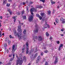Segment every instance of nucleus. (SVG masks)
<instances>
[{"label":"nucleus","instance_id":"obj_1","mask_svg":"<svg viewBox=\"0 0 65 65\" xmlns=\"http://www.w3.org/2000/svg\"><path fill=\"white\" fill-rule=\"evenodd\" d=\"M18 59L16 61V65H18L19 64V65H22V64L23 63L24 60L23 59V58L21 57L20 58H18Z\"/></svg>","mask_w":65,"mask_h":65},{"label":"nucleus","instance_id":"obj_2","mask_svg":"<svg viewBox=\"0 0 65 65\" xmlns=\"http://www.w3.org/2000/svg\"><path fill=\"white\" fill-rule=\"evenodd\" d=\"M32 12H31V13L32 15L30 16L28 18V20L29 21V22H31V21H33L34 18L33 17L34 16V15H33V13Z\"/></svg>","mask_w":65,"mask_h":65},{"label":"nucleus","instance_id":"obj_3","mask_svg":"<svg viewBox=\"0 0 65 65\" xmlns=\"http://www.w3.org/2000/svg\"><path fill=\"white\" fill-rule=\"evenodd\" d=\"M17 31L18 32H19V34L20 36L22 35V29H21V26L20 25L18 26V29Z\"/></svg>","mask_w":65,"mask_h":65},{"label":"nucleus","instance_id":"obj_4","mask_svg":"<svg viewBox=\"0 0 65 65\" xmlns=\"http://www.w3.org/2000/svg\"><path fill=\"white\" fill-rule=\"evenodd\" d=\"M14 35H15V36H17V35L19 39H20L21 38V36H20V35H19V32H18L17 34V31H16V30H15L14 32Z\"/></svg>","mask_w":65,"mask_h":65},{"label":"nucleus","instance_id":"obj_5","mask_svg":"<svg viewBox=\"0 0 65 65\" xmlns=\"http://www.w3.org/2000/svg\"><path fill=\"white\" fill-rule=\"evenodd\" d=\"M14 48H15V45H13L12 47V51L13 52H14L16 50V49H14Z\"/></svg>","mask_w":65,"mask_h":65},{"label":"nucleus","instance_id":"obj_6","mask_svg":"<svg viewBox=\"0 0 65 65\" xmlns=\"http://www.w3.org/2000/svg\"><path fill=\"white\" fill-rule=\"evenodd\" d=\"M58 62V58L57 57H55V60L54 62V63L55 64H56Z\"/></svg>","mask_w":65,"mask_h":65},{"label":"nucleus","instance_id":"obj_7","mask_svg":"<svg viewBox=\"0 0 65 65\" xmlns=\"http://www.w3.org/2000/svg\"><path fill=\"white\" fill-rule=\"evenodd\" d=\"M38 40L39 41H42V37L41 36H39L38 37Z\"/></svg>","mask_w":65,"mask_h":65},{"label":"nucleus","instance_id":"obj_8","mask_svg":"<svg viewBox=\"0 0 65 65\" xmlns=\"http://www.w3.org/2000/svg\"><path fill=\"white\" fill-rule=\"evenodd\" d=\"M40 58H41L40 56H38V57L37 58V59L36 60V63H37L38 62V61H39V59H40Z\"/></svg>","mask_w":65,"mask_h":65},{"label":"nucleus","instance_id":"obj_9","mask_svg":"<svg viewBox=\"0 0 65 65\" xmlns=\"http://www.w3.org/2000/svg\"><path fill=\"white\" fill-rule=\"evenodd\" d=\"M38 31V29L37 28L35 29V30L34 31V32L35 34L36 33H37Z\"/></svg>","mask_w":65,"mask_h":65},{"label":"nucleus","instance_id":"obj_10","mask_svg":"<svg viewBox=\"0 0 65 65\" xmlns=\"http://www.w3.org/2000/svg\"><path fill=\"white\" fill-rule=\"evenodd\" d=\"M47 26L48 28H50V26L48 24H47V22H46L44 24V26Z\"/></svg>","mask_w":65,"mask_h":65},{"label":"nucleus","instance_id":"obj_11","mask_svg":"<svg viewBox=\"0 0 65 65\" xmlns=\"http://www.w3.org/2000/svg\"><path fill=\"white\" fill-rule=\"evenodd\" d=\"M26 50L27 51H26V54H28V51H29V48L28 46L26 47Z\"/></svg>","mask_w":65,"mask_h":65},{"label":"nucleus","instance_id":"obj_12","mask_svg":"<svg viewBox=\"0 0 65 65\" xmlns=\"http://www.w3.org/2000/svg\"><path fill=\"white\" fill-rule=\"evenodd\" d=\"M6 3H7V1L6 0L4 1L3 2V4L4 5V4H6Z\"/></svg>","mask_w":65,"mask_h":65},{"label":"nucleus","instance_id":"obj_13","mask_svg":"<svg viewBox=\"0 0 65 65\" xmlns=\"http://www.w3.org/2000/svg\"><path fill=\"white\" fill-rule=\"evenodd\" d=\"M13 18L14 19V22L15 23V21H16V19H15V17H13Z\"/></svg>","mask_w":65,"mask_h":65},{"label":"nucleus","instance_id":"obj_14","mask_svg":"<svg viewBox=\"0 0 65 65\" xmlns=\"http://www.w3.org/2000/svg\"><path fill=\"white\" fill-rule=\"evenodd\" d=\"M26 29H24V30L23 31V33L24 34H26Z\"/></svg>","mask_w":65,"mask_h":65},{"label":"nucleus","instance_id":"obj_15","mask_svg":"<svg viewBox=\"0 0 65 65\" xmlns=\"http://www.w3.org/2000/svg\"><path fill=\"white\" fill-rule=\"evenodd\" d=\"M49 34H48V32H46V35L47 37H48V36H49Z\"/></svg>","mask_w":65,"mask_h":65},{"label":"nucleus","instance_id":"obj_16","mask_svg":"<svg viewBox=\"0 0 65 65\" xmlns=\"http://www.w3.org/2000/svg\"><path fill=\"white\" fill-rule=\"evenodd\" d=\"M60 21H62V22H63V21H65V19H63V18H60Z\"/></svg>","mask_w":65,"mask_h":65},{"label":"nucleus","instance_id":"obj_17","mask_svg":"<svg viewBox=\"0 0 65 65\" xmlns=\"http://www.w3.org/2000/svg\"><path fill=\"white\" fill-rule=\"evenodd\" d=\"M44 14H45V13H40L42 17H43V16H44Z\"/></svg>","mask_w":65,"mask_h":65},{"label":"nucleus","instance_id":"obj_18","mask_svg":"<svg viewBox=\"0 0 65 65\" xmlns=\"http://www.w3.org/2000/svg\"><path fill=\"white\" fill-rule=\"evenodd\" d=\"M51 3L52 4H53L55 3V2H53L52 0H51Z\"/></svg>","mask_w":65,"mask_h":65},{"label":"nucleus","instance_id":"obj_19","mask_svg":"<svg viewBox=\"0 0 65 65\" xmlns=\"http://www.w3.org/2000/svg\"><path fill=\"white\" fill-rule=\"evenodd\" d=\"M58 21H59V20H58V19L56 18V24L58 23Z\"/></svg>","mask_w":65,"mask_h":65},{"label":"nucleus","instance_id":"obj_20","mask_svg":"<svg viewBox=\"0 0 65 65\" xmlns=\"http://www.w3.org/2000/svg\"><path fill=\"white\" fill-rule=\"evenodd\" d=\"M34 11L35 12H36L37 11V10L35 8H33Z\"/></svg>","mask_w":65,"mask_h":65},{"label":"nucleus","instance_id":"obj_21","mask_svg":"<svg viewBox=\"0 0 65 65\" xmlns=\"http://www.w3.org/2000/svg\"><path fill=\"white\" fill-rule=\"evenodd\" d=\"M36 15L37 17H38V18H39V17L40 16L38 14H36Z\"/></svg>","mask_w":65,"mask_h":65},{"label":"nucleus","instance_id":"obj_22","mask_svg":"<svg viewBox=\"0 0 65 65\" xmlns=\"http://www.w3.org/2000/svg\"><path fill=\"white\" fill-rule=\"evenodd\" d=\"M4 46L5 47H7V44L6 43H5L4 44Z\"/></svg>","mask_w":65,"mask_h":65},{"label":"nucleus","instance_id":"obj_23","mask_svg":"<svg viewBox=\"0 0 65 65\" xmlns=\"http://www.w3.org/2000/svg\"><path fill=\"white\" fill-rule=\"evenodd\" d=\"M23 60H26V57L25 56H24L23 57Z\"/></svg>","mask_w":65,"mask_h":65},{"label":"nucleus","instance_id":"obj_24","mask_svg":"<svg viewBox=\"0 0 65 65\" xmlns=\"http://www.w3.org/2000/svg\"><path fill=\"white\" fill-rule=\"evenodd\" d=\"M10 4H7V6H8V7H9V6H10Z\"/></svg>","mask_w":65,"mask_h":65},{"label":"nucleus","instance_id":"obj_25","mask_svg":"<svg viewBox=\"0 0 65 65\" xmlns=\"http://www.w3.org/2000/svg\"><path fill=\"white\" fill-rule=\"evenodd\" d=\"M23 19H24L25 20H26V16H23Z\"/></svg>","mask_w":65,"mask_h":65},{"label":"nucleus","instance_id":"obj_26","mask_svg":"<svg viewBox=\"0 0 65 65\" xmlns=\"http://www.w3.org/2000/svg\"><path fill=\"white\" fill-rule=\"evenodd\" d=\"M40 1H42V2L44 3L45 2V0H40Z\"/></svg>","mask_w":65,"mask_h":65},{"label":"nucleus","instance_id":"obj_27","mask_svg":"<svg viewBox=\"0 0 65 65\" xmlns=\"http://www.w3.org/2000/svg\"><path fill=\"white\" fill-rule=\"evenodd\" d=\"M30 11L31 12H33L34 11L33 8L32 9H31L30 10Z\"/></svg>","mask_w":65,"mask_h":65},{"label":"nucleus","instance_id":"obj_28","mask_svg":"<svg viewBox=\"0 0 65 65\" xmlns=\"http://www.w3.org/2000/svg\"><path fill=\"white\" fill-rule=\"evenodd\" d=\"M8 12H10L11 11V10L10 9H8Z\"/></svg>","mask_w":65,"mask_h":65},{"label":"nucleus","instance_id":"obj_29","mask_svg":"<svg viewBox=\"0 0 65 65\" xmlns=\"http://www.w3.org/2000/svg\"><path fill=\"white\" fill-rule=\"evenodd\" d=\"M48 62H47L46 61V63L45 64V65H48Z\"/></svg>","mask_w":65,"mask_h":65},{"label":"nucleus","instance_id":"obj_30","mask_svg":"<svg viewBox=\"0 0 65 65\" xmlns=\"http://www.w3.org/2000/svg\"><path fill=\"white\" fill-rule=\"evenodd\" d=\"M47 52H48V51L46 50H45L44 51V52L45 53H47Z\"/></svg>","mask_w":65,"mask_h":65},{"label":"nucleus","instance_id":"obj_31","mask_svg":"<svg viewBox=\"0 0 65 65\" xmlns=\"http://www.w3.org/2000/svg\"><path fill=\"white\" fill-rule=\"evenodd\" d=\"M39 18L40 20H42V17H41V16H40Z\"/></svg>","mask_w":65,"mask_h":65},{"label":"nucleus","instance_id":"obj_32","mask_svg":"<svg viewBox=\"0 0 65 65\" xmlns=\"http://www.w3.org/2000/svg\"><path fill=\"white\" fill-rule=\"evenodd\" d=\"M48 12L49 14H50L51 13V11H48Z\"/></svg>","mask_w":65,"mask_h":65},{"label":"nucleus","instance_id":"obj_33","mask_svg":"<svg viewBox=\"0 0 65 65\" xmlns=\"http://www.w3.org/2000/svg\"><path fill=\"white\" fill-rule=\"evenodd\" d=\"M13 58H11L10 60V61H12L13 60Z\"/></svg>","mask_w":65,"mask_h":65},{"label":"nucleus","instance_id":"obj_34","mask_svg":"<svg viewBox=\"0 0 65 65\" xmlns=\"http://www.w3.org/2000/svg\"><path fill=\"white\" fill-rule=\"evenodd\" d=\"M1 33H0V37H1L2 36V32L0 31Z\"/></svg>","mask_w":65,"mask_h":65},{"label":"nucleus","instance_id":"obj_35","mask_svg":"<svg viewBox=\"0 0 65 65\" xmlns=\"http://www.w3.org/2000/svg\"><path fill=\"white\" fill-rule=\"evenodd\" d=\"M8 43L9 44H10V41L9 40L8 41Z\"/></svg>","mask_w":65,"mask_h":65},{"label":"nucleus","instance_id":"obj_36","mask_svg":"<svg viewBox=\"0 0 65 65\" xmlns=\"http://www.w3.org/2000/svg\"><path fill=\"white\" fill-rule=\"evenodd\" d=\"M29 45V44L27 42L26 43V46H28Z\"/></svg>","mask_w":65,"mask_h":65},{"label":"nucleus","instance_id":"obj_37","mask_svg":"<svg viewBox=\"0 0 65 65\" xmlns=\"http://www.w3.org/2000/svg\"><path fill=\"white\" fill-rule=\"evenodd\" d=\"M63 46V44H61L60 45V46L59 47H62Z\"/></svg>","mask_w":65,"mask_h":65},{"label":"nucleus","instance_id":"obj_38","mask_svg":"<svg viewBox=\"0 0 65 65\" xmlns=\"http://www.w3.org/2000/svg\"><path fill=\"white\" fill-rule=\"evenodd\" d=\"M43 48L45 50H46V47H43Z\"/></svg>","mask_w":65,"mask_h":65},{"label":"nucleus","instance_id":"obj_39","mask_svg":"<svg viewBox=\"0 0 65 65\" xmlns=\"http://www.w3.org/2000/svg\"><path fill=\"white\" fill-rule=\"evenodd\" d=\"M41 56H43V52H41Z\"/></svg>","mask_w":65,"mask_h":65},{"label":"nucleus","instance_id":"obj_40","mask_svg":"<svg viewBox=\"0 0 65 65\" xmlns=\"http://www.w3.org/2000/svg\"><path fill=\"white\" fill-rule=\"evenodd\" d=\"M9 37L10 39L12 38V36H11V35H10L9 36Z\"/></svg>","mask_w":65,"mask_h":65},{"label":"nucleus","instance_id":"obj_41","mask_svg":"<svg viewBox=\"0 0 65 65\" xmlns=\"http://www.w3.org/2000/svg\"><path fill=\"white\" fill-rule=\"evenodd\" d=\"M27 12H29V10H28V7H27L26 8Z\"/></svg>","mask_w":65,"mask_h":65},{"label":"nucleus","instance_id":"obj_42","mask_svg":"<svg viewBox=\"0 0 65 65\" xmlns=\"http://www.w3.org/2000/svg\"><path fill=\"white\" fill-rule=\"evenodd\" d=\"M55 10H53V13H55Z\"/></svg>","mask_w":65,"mask_h":65},{"label":"nucleus","instance_id":"obj_43","mask_svg":"<svg viewBox=\"0 0 65 65\" xmlns=\"http://www.w3.org/2000/svg\"><path fill=\"white\" fill-rule=\"evenodd\" d=\"M39 8H43V7L42 6H40V7H39Z\"/></svg>","mask_w":65,"mask_h":65},{"label":"nucleus","instance_id":"obj_44","mask_svg":"<svg viewBox=\"0 0 65 65\" xmlns=\"http://www.w3.org/2000/svg\"><path fill=\"white\" fill-rule=\"evenodd\" d=\"M24 11H23L21 13V14L23 15V14H24Z\"/></svg>","mask_w":65,"mask_h":65},{"label":"nucleus","instance_id":"obj_45","mask_svg":"<svg viewBox=\"0 0 65 65\" xmlns=\"http://www.w3.org/2000/svg\"><path fill=\"white\" fill-rule=\"evenodd\" d=\"M9 13L10 15H11V14H12V12H11V11Z\"/></svg>","mask_w":65,"mask_h":65},{"label":"nucleus","instance_id":"obj_46","mask_svg":"<svg viewBox=\"0 0 65 65\" xmlns=\"http://www.w3.org/2000/svg\"><path fill=\"white\" fill-rule=\"evenodd\" d=\"M12 54H10V55H9V57H12Z\"/></svg>","mask_w":65,"mask_h":65},{"label":"nucleus","instance_id":"obj_47","mask_svg":"<svg viewBox=\"0 0 65 65\" xmlns=\"http://www.w3.org/2000/svg\"><path fill=\"white\" fill-rule=\"evenodd\" d=\"M35 50H36V52H37L38 51V50H37V47L36 48Z\"/></svg>","mask_w":65,"mask_h":65},{"label":"nucleus","instance_id":"obj_48","mask_svg":"<svg viewBox=\"0 0 65 65\" xmlns=\"http://www.w3.org/2000/svg\"><path fill=\"white\" fill-rule=\"evenodd\" d=\"M57 44H59V43H60V42L59 41H57Z\"/></svg>","mask_w":65,"mask_h":65},{"label":"nucleus","instance_id":"obj_49","mask_svg":"<svg viewBox=\"0 0 65 65\" xmlns=\"http://www.w3.org/2000/svg\"><path fill=\"white\" fill-rule=\"evenodd\" d=\"M15 55V54H13V58L14 59V56Z\"/></svg>","mask_w":65,"mask_h":65},{"label":"nucleus","instance_id":"obj_50","mask_svg":"<svg viewBox=\"0 0 65 65\" xmlns=\"http://www.w3.org/2000/svg\"><path fill=\"white\" fill-rule=\"evenodd\" d=\"M3 18V17H2V16H0V19H2Z\"/></svg>","mask_w":65,"mask_h":65},{"label":"nucleus","instance_id":"obj_51","mask_svg":"<svg viewBox=\"0 0 65 65\" xmlns=\"http://www.w3.org/2000/svg\"><path fill=\"white\" fill-rule=\"evenodd\" d=\"M50 39H53V37H50Z\"/></svg>","mask_w":65,"mask_h":65},{"label":"nucleus","instance_id":"obj_52","mask_svg":"<svg viewBox=\"0 0 65 65\" xmlns=\"http://www.w3.org/2000/svg\"><path fill=\"white\" fill-rule=\"evenodd\" d=\"M60 35L61 36H64V34H60Z\"/></svg>","mask_w":65,"mask_h":65},{"label":"nucleus","instance_id":"obj_53","mask_svg":"<svg viewBox=\"0 0 65 65\" xmlns=\"http://www.w3.org/2000/svg\"><path fill=\"white\" fill-rule=\"evenodd\" d=\"M60 50H61V47L59 46V51H60Z\"/></svg>","mask_w":65,"mask_h":65},{"label":"nucleus","instance_id":"obj_54","mask_svg":"<svg viewBox=\"0 0 65 65\" xmlns=\"http://www.w3.org/2000/svg\"><path fill=\"white\" fill-rule=\"evenodd\" d=\"M32 58H33V55H32V56H30L31 59H32Z\"/></svg>","mask_w":65,"mask_h":65},{"label":"nucleus","instance_id":"obj_55","mask_svg":"<svg viewBox=\"0 0 65 65\" xmlns=\"http://www.w3.org/2000/svg\"><path fill=\"white\" fill-rule=\"evenodd\" d=\"M8 1L10 2H11V1H12V0H8Z\"/></svg>","mask_w":65,"mask_h":65},{"label":"nucleus","instance_id":"obj_56","mask_svg":"<svg viewBox=\"0 0 65 65\" xmlns=\"http://www.w3.org/2000/svg\"><path fill=\"white\" fill-rule=\"evenodd\" d=\"M35 37V39H37V36H36L35 37Z\"/></svg>","mask_w":65,"mask_h":65},{"label":"nucleus","instance_id":"obj_57","mask_svg":"<svg viewBox=\"0 0 65 65\" xmlns=\"http://www.w3.org/2000/svg\"><path fill=\"white\" fill-rule=\"evenodd\" d=\"M62 22V23H65V21H63Z\"/></svg>","mask_w":65,"mask_h":65},{"label":"nucleus","instance_id":"obj_58","mask_svg":"<svg viewBox=\"0 0 65 65\" xmlns=\"http://www.w3.org/2000/svg\"><path fill=\"white\" fill-rule=\"evenodd\" d=\"M23 5H25V4H26V3H25L24 2H23Z\"/></svg>","mask_w":65,"mask_h":65},{"label":"nucleus","instance_id":"obj_59","mask_svg":"<svg viewBox=\"0 0 65 65\" xmlns=\"http://www.w3.org/2000/svg\"><path fill=\"white\" fill-rule=\"evenodd\" d=\"M28 1L27 0L26 1V3H28Z\"/></svg>","mask_w":65,"mask_h":65},{"label":"nucleus","instance_id":"obj_60","mask_svg":"<svg viewBox=\"0 0 65 65\" xmlns=\"http://www.w3.org/2000/svg\"><path fill=\"white\" fill-rule=\"evenodd\" d=\"M38 55V54L37 53H36L35 54V56H37Z\"/></svg>","mask_w":65,"mask_h":65},{"label":"nucleus","instance_id":"obj_61","mask_svg":"<svg viewBox=\"0 0 65 65\" xmlns=\"http://www.w3.org/2000/svg\"><path fill=\"white\" fill-rule=\"evenodd\" d=\"M25 48H23L22 49V51H24L25 50Z\"/></svg>","mask_w":65,"mask_h":65},{"label":"nucleus","instance_id":"obj_62","mask_svg":"<svg viewBox=\"0 0 65 65\" xmlns=\"http://www.w3.org/2000/svg\"><path fill=\"white\" fill-rule=\"evenodd\" d=\"M19 24H21V22H20V21H19Z\"/></svg>","mask_w":65,"mask_h":65},{"label":"nucleus","instance_id":"obj_63","mask_svg":"<svg viewBox=\"0 0 65 65\" xmlns=\"http://www.w3.org/2000/svg\"><path fill=\"white\" fill-rule=\"evenodd\" d=\"M7 53H8V52H9V51L8 50H7Z\"/></svg>","mask_w":65,"mask_h":65},{"label":"nucleus","instance_id":"obj_64","mask_svg":"<svg viewBox=\"0 0 65 65\" xmlns=\"http://www.w3.org/2000/svg\"><path fill=\"white\" fill-rule=\"evenodd\" d=\"M24 40H26V38L24 37Z\"/></svg>","mask_w":65,"mask_h":65}]
</instances>
